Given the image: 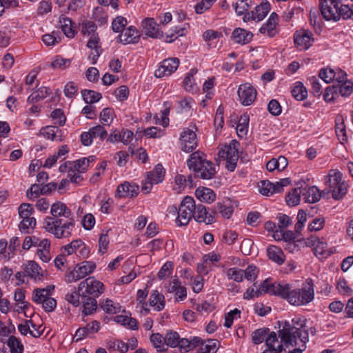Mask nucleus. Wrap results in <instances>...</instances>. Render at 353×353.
<instances>
[{
  "label": "nucleus",
  "mask_w": 353,
  "mask_h": 353,
  "mask_svg": "<svg viewBox=\"0 0 353 353\" xmlns=\"http://www.w3.org/2000/svg\"><path fill=\"white\" fill-rule=\"evenodd\" d=\"M253 34L250 32L241 28H236L232 34V38L234 42L240 44H247L250 43Z\"/></svg>",
  "instance_id": "nucleus-26"
},
{
  "label": "nucleus",
  "mask_w": 353,
  "mask_h": 353,
  "mask_svg": "<svg viewBox=\"0 0 353 353\" xmlns=\"http://www.w3.org/2000/svg\"><path fill=\"white\" fill-rule=\"evenodd\" d=\"M267 254L270 259L279 265L283 264L285 261V255L282 250L277 246H269L267 249Z\"/></svg>",
  "instance_id": "nucleus-33"
},
{
  "label": "nucleus",
  "mask_w": 353,
  "mask_h": 353,
  "mask_svg": "<svg viewBox=\"0 0 353 353\" xmlns=\"http://www.w3.org/2000/svg\"><path fill=\"white\" fill-rule=\"evenodd\" d=\"M215 214L220 213L223 218L230 219L234 212V207L229 199L216 203Z\"/></svg>",
  "instance_id": "nucleus-29"
},
{
  "label": "nucleus",
  "mask_w": 353,
  "mask_h": 353,
  "mask_svg": "<svg viewBox=\"0 0 353 353\" xmlns=\"http://www.w3.org/2000/svg\"><path fill=\"white\" fill-rule=\"evenodd\" d=\"M249 116L243 114L241 116L239 123L236 128L237 135L239 138H244L248 132Z\"/></svg>",
  "instance_id": "nucleus-40"
},
{
  "label": "nucleus",
  "mask_w": 353,
  "mask_h": 353,
  "mask_svg": "<svg viewBox=\"0 0 353 353\" xmlns=\"http://www.w3.org/2000/svg\"><path fill=\"white\" fill-rule=\"evenodd\" d=\"M25 273L34 279L41 280L43 276L41 268L36 262L32 261H29L26 265Z\"/></svg>",
  "instance_id": "nucleus-39"
},
{
  "label": "nucleus",
  "mask_w": 353,
  "mask_h": 353,
  "mask_svg": "<svg viewBox=\"0 0 353 353\" xmlns=\"http://www.w3.org/2000/svg\"><path fill=\"white\" fill-rule=\"evenodd\" d=\"M237 142L230 143L229 145H225L219 152V157L226 161V168L228 170L232 172L236 166L239 160V152L236 148Z\"/></svg>",
  "instance_id": "nucleus-9"
},
{
  "label": "nucleus",
  "mask_w": 353,
  "mask_h": 353,
  "mask_svg": "<svg viewBox=\"0 0 353 353\" xmlns=\"http://www.w3.org/2000/svg\"><path fill=\"white\" fill-rule=\"evenodd\" d=\"M81 304L83 305V313H84L85 315L92 314L97 308V297L85 296L83 295V294H81Z\"/></svg>",
  "instance_id": "nucleus-24"
},
{
  "label": "nucleus",
  "mask_w": 353,
  "mask_h": 353,
  "mask_svg": "<svg viewBox=\"0 0 353 353\" xmlns=\"http://www.w3.org/2000/svg\"><path fill=\"white\" fill-rule=\"evenodd\" d=\"M328 174L326 185L329 191L332 192V197L335 200L342 199L347 192V185L342 180V174L339 171L331 170Z\"/></svg>",
  "instance_id": "nucleus-5"
},
{
  "label": "nucleus",
  "mask_w": 353,
  "mask_h": 353,
  "mask_svg": "<svg viewBox=\"0 0 353 353\" xmlns=\"http://www.w3.org/2000/svg\"><path fill=\"white\" fill-rule=\"evenodd\" d=\"M75 221L70 218H46L43 221L45 230L57 239H66L72 235Z\"/></svg>",
  "instance_id": "nucleus-2"
},
{
  "label": "nucleus",
  "mask_w": 353,
  "mask_h": 353,
  "mask_svg": "<svg viewBox=\"0 0 353 353\" xmlns=\"http://www.w3.org/2000/svg\"><path fill=\"white\" fill-rule=\"evenodd\" d=\"M179 61L177 58H170L165 59L159 68L154 72V76L157 78L170 76L179 67Z\"/></svg>",
  "instance_id": "nucleus-15"
},
{
  "label": "nucleus",
  "mask_w": 353,
  "mask_h": 353,
  "mask_svg": "<svg viewBox=\"0 0 353 353\" xmlns=\"http://www.w3.org/2000/svg\"><path fill=\"white\" fill-rule=\"evenodd\" d=\"M179 338V334L176 332L170 331L165 336V343L172 347H177Z\"/></svg>",
  "instance_id": "nucleus-58"
},
{
  "label": "nucleus",
  "mask_w": 353,
  "mask_h": 353,
  "mask_svg": "<svg viewBox=\"0 0 353 353\" xmlns=\"http://www.w3.org/2000/svg\"><path fill=\"white\" fill-rule=\"evenodd\" d=\"M292 96L298 101H302L307 97V89L301 82L296 83L292 90Z\"/></svg>",
  "instance_id": "nucleus-48"
},
{
  "label": "nucleus",
  "mask_w": 353,
  "mask_h": 353,
  "mask_svg": "<svg viewBox=\"0 0 353 353\" xmlns=\"http://www.w3.org/2000/svg\"><path fill=\"white\" fill-rule=\"evenodd\" d=\"M90 48V51L88 54V59L91 61L92 64L94 65L97 63V59L102 52L101 46H88Z\"/></svg>",
  "instance_id": "nucleus-63"
},
{
  "label": "nucleus",
  "mask_w": 353,
  "mask_h": 353,
  "mask_svg": "<svg viewBox=\"0 0 353 353\" xmlns=\"http://www.w3.org/2000/svg\"><path fill=\"white\" fill-rule=\"evenodd\" d=\"M294 44H307L310 42H314L315 39L313 37L312 32L301 29L296 30L294 34Z\"/></svg>",
  "instance_id": "nucleus-27"
},
{
  "label": "nucleus",
  "mask_w": 353,
  "mask_h": 353,
  "mask_svg": "<svg viewBox=\"0 0 353 353\" xmlns=\"http://www.w3.org/2000/svg\"><path fill=\"white\" fill-rule=\"evenodd\" d=\"M50 212L52 216H47L46 218H61V216L70 218L71 216L70 210L65 203L60 201L56 202L52 205Z\"/></svg>",
  "instance_id": "nucleus-23"
},
{
  "label": "nucleus",
  "mask_w": 353,
  "mask_h": 353,
  "mask_svg": "<svg viewBox=\"0 0 353 353\" xmlns=\"http://www.w3.org/2000/svg\"><path fill=\"white\" fill-rule=\"evenodd\" d=\"M141 37L138 30L133 26H131L125 29L124 32H122L119 36V39L121 43L123 44H136L139 43Z\"/></svg>",
  "instance_id": "nucleus-20"
},
{
  "label": "nucleus",
  "mask_w": 353,
  "mask_h": 353,
  "mask_svg": "<svg viewBox=\"0 0 353 353\" xmlns=\"http://www.w3.org/2000/svg\"><path fill=\"white\" fill-rule=\"evenodd\" d=\"M149 303L155 310L161 311L165 307V297L157 290H154L150 296Z\"/></svg>",
  "instance_id": "nucleus-31"
},
{
  "label": "nucleus",
  "mask_w": 353,
  "mask_h": 353,
  "mask_svg": "<svg viewBox=\"0 0 353 353\" xmlns=\"http://www.w3.org/2000/svg\"><path fill=\"white\" fill-rule=\"evenodd\" d=\"M337 93H339L342 97H348L353 92V83L350 81L343 82L342 84L338 83Z\"/></svg>",
  "instance_id": "nucleus-54"
},
{
  "label": "nucleus",
  "mask_w": 353,
  "mask_h": 353,
  "mask_svg": "<svg viewBox=\"0 0 353 353\" xmlns=\"http://www.w3.org/2000/svg\"><path fill=\"white\" fill-rule=\"evenodd\" d=\"M30 327H36V324H34L31 320H26L24 323L18 325V330L21 334L26 335L29 333L34 338H38L42 334L43 330H39V327L38 329H35V330H31Z\"/></svg>",
  "instance_id": "nucleus-28"
},
{
  "label": "nucleus",
  "mask_w": 353,
  "mask_h": 353,
  "mask_svg": "<svg viewBox=\"0 0 353 353\" xmlns=\"http://www.w3.org/2000/svg\"><path fill=\"white\" fill-rule=\"evenodd\" d=\"M128 24L127 19L122 16H117L112 23V29L114 32H121L125 30Z\"/></svg>",
  "instance_id": "nucleus-52"
},
{
  "label": "nucleus",
  "mask_w": 353,
  "mask_h": 353,
  "mask_svg": "<svg viewBox=\"0 0 353 353\" xmlns=\"http://www.w3.org/2000/svg\"><path fill=\"white\" fill-rule=\"evenodd\" d=\"M100 330V323L97 321H93L86 325L83 327L77 330L73 337V341H79L83 339L97 333Z\"/></svg>",
  "instance_id": "nucleus-19"
},
{
  "label": "nucleus",
  "mask_w": 353,
  "mask_h": 353,
  "mask_svg": "<svg viewBox=\"0 0 353 353\" xmlns=\"http://www.w3.org/2000/svg\"><path fill=\"white\" fill-rule=\"evenodd\" d=\"M279 336L287 353H302L308 342V332L305 327H296L288 321L283 323L282 329L279 331Z\"/></svg>",
  "instance_id": "nucleus-1"
},
{
  "label": "nucleus",
  "mask_w": 353,
  "mask_h": 353,
  "mask_svg": "<svg viewBox=\"0 0 353 353\" xmlns=\"http://www.w3.org/2000/svg\"><path fill=\"white\" fill-rule=\"evenodd\" d=\"M269 328L263 327L254 330L252 333V339L254 344H261L265 341L268 335L270 334Z\"/></svg>",
  "instance_id": "nucleus-42"
},
{
  "label": "nucleus",
  "mask_w": 353,
  "mask_h": 353,
  "mask_svg": "<svg viewBox=\"0 0 353 353\" xmlns=\"http://www.w3.org/2000/svg\"><path fill=\"white\" fill-rule=\"evenodd\" d=\"M256 89L249 83L240 85L238 89V96L243 105H251L256 97Z\"/></svg>",
  "instance_id": "nucleus-14"
},
{
  "label": "nucleus",
  "mask_w": 353,
  "mask_h": 353,
  "mask_svg": "<svg viewBox=\"0 0 353 353\" xmlns=\"http://www.w3.org/2000/svg\"><path fill=\"white\" fill-rule=\"evenodd\" d=\"M319 76L327 83L334 79L336 77L335 70L331 68L321 69L319 72Z\"/></svg>",
  "instance_id": "nucleus-62"
},
{
  "label": "nucleus",
  "mask_w": 353,
  "mask_h": 353,
  "mask_svg": "<svg viewBox=\"0 0 353 353\" xmlns=\"http://www.w3.org/2000/svg\"><path fill=\"white\" fill-rule=\"evenodd\" d=\"M196 128L193 125L192 128H184L181 137L180 143L181 150L185 152H190L197 146V139L195 131Z\"/></svg>",
  "instance_id": "nucleus-10"
},
{
  "label": "nucleus",
  "mask_w": 353,
  "mask_h": 353,
  "mask_svg": "<svg viewBox=\"0 0 353 353\" xmlns=\"http://www.w3.org/2000/svg\"><path fill=\"white\" fill-rule=\"evenodd\" d=\"M91 131V134L94 138L99 137L101 140H104L107 136L108 132L105 129L104 125H97L90 129Z\"/></svg>",
  "instance_id": "nucleus-60"
},
{
  "label": "nucleus",
  "mask_w": 353,
  "mask_h": 353,
  "mask_svg": "<svg viewBox=\"0 0 353 353\" xmlns=\"http://www.w3.org/2000/svg\"><path fill=\"white\" fill-rule=\"evenodd\" d=\"M150 341L157 351L164 350L165 336L163 337L159 333H154L150 336Z\"/></svg>",
  "instance_id": "nucleus-53"
},
{
  "label": "nucleus",
  "mask_w": 353,
  "mask_h": 353,
  "mask_svg": "<svg viewBox=\"0 0 353 353\" xmlns=\"http://www.w3.org/2000/svg\"><path fill=\"white\" fill-rule=\"evenodd\" d=\"M59 23L62 31L67 37L72 38L74 37L75 30L70 18L62 15L59 18Z\"/></svg>",
  "instance_id": "nucleus-38"
},
{
  "label": "nucleus",
  "mask_w": 353,
  "mask_h": 353,
  "mask_svg": "<svg viewBox=\"0 0 353 353\" xmlns=\"http://www.w3.org/2000/svg\"><path fill=\"white\" fill-rule=\"evenodd\" d=\"M50 94V90L46 87L39 88L36 92L32 93L28 98L29 103H34L46 98Z\"/></svg>",
  "instance_id": "nucleus-44"
},
{
  "label": "nucleus",
  "mask_w": 353,
  "mask_h": 353,
  "mask_svg": "<svg viewBox=\"0 0 353 353\" xmlns=\"http://www.w3.org/2000/svg\"><path fill=\"white\" fill-rule=\"evenodd\" d=\"M267 348L262 353H287L283 341H279L274 332H271L265 340Z\"/></svg>",
  "instance_id": "nucleus-16"
},
{
  "label": "nucleus",
  "mask_w": 353,
  "mask_h": 353,
  "mask_svg": "<svg viewBox=\"0 0 353 353\" xmlns=\"http://www.w3.org/2000/svg\"><path fill=\"white\" fill-rule=\"evenodd\" d=\"M196 198L202 202L212 203L216 199V194L210 188L199 187L195 191Z\"/></svg>",
  "instance_id": "nucleus-25"
},
{
  "label": "nucleus",
  "mask_w": 353,
  "mask_h": 353,
  "mask_svg": "<svg viewBox=\"0 0 353 353\" xmlns=\"http://www.w3.org/2000/svg\"><path fill=\"white\" fill-rule=\"evenodd\" d=\"M36 225V219L34 216L21 220L19 225V230L23 233H29L30 230H33Z\"/></svg>",
  "instance_id": "nucleus-51"
},
{
  "label": "nucleus",
  "mask_w": 353,
  "mask_h": 353,
  "mask_svg": "<svg viewBox=\"0 0 353 353\" xmlns=\"http://www.w3.org/2000/svg\"><path fill=\"white\" fill-rule=\"evenodd\" d=\"M41 134L46 139L52 141H61V130L56 126H46L42 128Z\"/></svg>",
  "instance_id": "nucleus-30"
},
{
  "label": "nucleus",
  "mask_w": 353,
  "mask_h": 353,
  "mask_svg": "<svg viewBox=\"0 0 353 353\" xmlns=\"http://www.w3.org/2000/svg\"><path fill=\"white\" fill-rule=\"evenodd\" d=\"M316 256L320 259H324L333 254V251L327 248V243L323 239H319L313 250Z\"/></svg>",
  "instance_id": "nucleus-35"
},
{
  "label": "nucleus",
  "mask_w": 353,
  "mask_h": 353,
  "mask_svg": "<svg viewBox=\"0 0 353 353\" xmlns=\"http://www.w3.org/2000/svg\"><path fill=\"white\" fill-rule=\"evenodd\" d=\"M94 161L93 157L82 158L74 161H69L70 169L74 170L79 173H83L88 170L90 163Z\"/></svg>",
  "instance_id": "nucleus-32"
},
{
  "label": "nucleus",
  "mask_w": 353,
  "mask_h": 353,
  "mask_svg": "<svg viewBox=\"0 0 353 353\" xmlns=\"http://www.w3.org/2000/svg\"><path fill=\"white\" fill-rule=\"evenodd\" d=\"M8 345L10 348L11 353H23V346L21 343L14 336H11L8 341Z\"/></svg>",
  "instance_id": "nucleus-56"
},
{
  "label": "nucleus",
  "mask_w": 353,
  "mask_h": 353,
  "mask_svg": "<svg viewBox=\"0 0 353 353\" xmlns=\"http://www.w3.org/2000/svg\"><path fill=\"white\" fill-rule=\"evenodd\" d=\"M314 297V285L312 281H307L301 288L291 290L289 286V292L287 296L288 302L294 305H303L311 302Z\"/></svg>",
  "instance_id": "nucleus-4"
},
{
  "label": "nucleus",
  "mask_w": 353,
  "mask_h": 353,
  "mask_svg": "<svg viewBox=\"0 0 353 353\" xmlns=\"http://www.w3.org/2000/svg\"><path fill=\"white\" fill-rule=\"evenodd\" d=\"M302 195L305 201L310 203H316L321 199V194L319 190L315 186L310 187L307 190L303 189Z\"/></svg>",
  "instance_id": "nucleus-36"
},
{
  "label": "nucleus",
  "mask_w": 353,
  "mask_h": 353,
  "mask_svg": "<svg viewBox=\"0 0 353 353\" xmlns=\"http://www.w3.org/2000/svg\"><path fill=\"white\" fill-rule=\"evenodd\" d=\"M303 190L301 188H294L285 197L286 203L290 206L297 205L301 200Z\"/></svg>",
  "instance_id": "nucleus-41"
},
{
  "label": "nucleus",
  "mask_w": 353,
  "mask_h": 353,
  "mask_svg": "<svg viewBox=\"0 0 353 353\" xmlns=\"http://www.w3.org/2000/svg\"><path fill=\"white\" fill-rule=\"evenodd\" d=\"M142 32L148 37L153 39L163 38V32L161 30L159 26L154 18H145L141 24Z\"/></svg>",
  "instance_id": "nucleus-13"
},
{
  "label": "nucleus",
  "mask_w": 353,
  "mask_h": 353,
  "mask_svg": "<svg viewBox=\"0 0 353 353\" xmlns=\"http://www.w3.org/2000/svg\"><path fill=\"white\" fill-rule=\"evenodd\" d=\"M18 210L21 220L32 217V214L34 212L33 205L26 203L21 204Z\"/></svg>",
  "instance_id": "nucleus-49"
},
{
  "label": "nucleus",
  "mask_w": 353,
  "mask_h": 353,
  "mask_svg": "<svg viewBox=\"0 0 353 353\" xmlns=\"http://www.w3.org/2000/svg\"><path fill=\"white\" fill-rule=\"evenodd\" d=\"M139 186L132 183L125 181L118 185L117 194L119 197H134L139 194Z\"/></svg>",
  "instance_id": "nucleus-21"
},
{
  "label": "nucleus",
  "mask_w": 353,
  "mask_h": 353,
  "mask_svg": "<svg viewBox=\"0 0 353 353\" xmlns=\"http://www.w3.org/2000/svg\"><path fill=\"white\" fill-rule=\"evenodd\" d=\"M147 176L150 180V183L157 184L163 181L165 176V170L161 164H158L152 171L148 173Z\"/></svg>",
  "instance_id": "nucleus-37"
},
{
  "label": "nucleus",
  "mask_w": 353,
  "mask_h": 353,
  "mask_svg": "<svg viewBox=\"0 0 353 353\" xmlns=\"http://www.w3.org/2000/svg\"><path fill=\"white\" fill-rule=\"evenodd\" d=\"M80 299H81V295L79 290L77 292L74 291L70 294H66L65 296V300L73 305L74 307L80 305L81 303Z\"/></svg>",
  "instance_id": "nucleus-64"
},
{
  "label": "nucleus",
  "mask_w": 353,
  "mask_h": 353,
  "mask_svg": "<svg viewBox=\"0 0 353 353\" xmlns=\"http://www.w3.org/2000/svg\"><path fill=\"white\" fill-rule=\"evenodd\" d=\"M100 307L108 314H117L121 310V305L119 303H114L110 299H106L100 303Z\"/></svg>",
  "instance_id": "nucleus-45"
},
{
  "label": "nucleus",
  "mask_w": 353,
  "mask_h": 353,
  "mask_svg": "<svg viewBox=\"0 0 353 353\" xmlns=\"http://www.w3.org/2000/svg\"><path fill=\"white\" fill-rule=\"evenodd\" d=\"M219 344V341L216 339H208L205 345L202 344L198 353H215Z\"/></svg>",
  "instance_id": "nucleus-47"
},
{
  "label": "nucleus",
  "mask_w": 353,
  "mask_h": 353,
  "mask_svg": "<svg viewBox=\"0 0 353 353\" xmlns=\"http://www.w3.org/2000/svg\"><path fill=\"white\" fill-rule=\"evenodd\" d=\"M54 290V286H49L47 288L36 289L33 291L32 300L38 303L42 304L46 299L50 297Z\"/></svg>",
  "instance_id": "nucleus-34"
},
{
  "label": "nucleus",
  "mask_w": 353,
  "mask_h": 353,
  "mask_svg": "<svg viewBox=\"0 0 353 353\" xmlns=\"http://www.w3.org/2000/svg\"><path fill=\"white\" fill-rule=\"evenodd\" d=\"M82 245L81 239H76L70 242L69 244L65 245V246L61 248V252L63 255H71L72 254H77L78 250L79 249V245Z\"/></svg>",
  "instance_id": "nucleus-43"
},
{
  "label": "nucleus",
  "mask_w": 353,
  "mask_h": 353,
  "mask_svg": "<svg viewBox=\"0 0 353 353\" xmlns=\"http://www.w3.org/2000/svg\"><path fill=\"white\" fill-rule=\"evenodd\" d=\"M270 10V4L268 2L262 3L255 8L254 14L256 20L261 21L268 14Z\"/></svg>",
  "instance_id": "nucleus-50"
},
{
  "label": "nucleus",
  "mask_w": 353,
  "mask_h": 353,
  "mask_svg": "<svg viewBox=\"0 0 353 353\" xmlns=\"http://www.w3.org/2000/svg\"><path fill=\"white\" fill-rule=\"evenodd\" d=\"M107 347L111 350H118L121 353L128 352V347L125 343L120 340L109 341L107 343Z\"/></svg>",
  "instance_id": "nucleus-57"
},
{
  "label": "nucleus",
  "mask_w": 353,
  "mask_h": 353,
  "mask_svg": "<svg viewBox=\"0 0 353 353\" xmlns=\"http://www.w3.org/2000/svg\"><path fill=\"white\" fill-rule=\"evenodd\" d=\"M133 136V132L129 130L123 129L119 131L116 129L110 134L107 138V141L112 143L122 142L124 145H128L132 141Z\"/></svg>",
  "instance_id": "nucleus-18"
},
{
  "label": "nucleus",
  "mask_w": 353,
  "mask_h": 353,
  "mask_svg": "<svg viewBox=\"0 0 353 353\" xmlns=\"http://www.w3.org/2000/svg\"><path fill=\"white\" fill-rule=\"evenodd\" d=\"M225 274L229 279L236 282H241L243 278V270L236 268H232L226 270Z\"/></svg>",
  "instance_id": "nucleus-55"
},
{
  "label": "nucleus",
  "mask_w": 353,
  "mask_h": 353,
  "mask_svg": "<svg viewBox=\"0 0 353 353\" xmlns=\"http://www.w3.org/2000/svg\"><path fill=\"white\" fill-rule=\"evenodd\" d=\"M173 263L171 261H167L160 269L157 274V276L160 280L168 278L172 272Z\"/></svg>",
  "instance_id": "nucleus-59"
},
{
  "label": "nucleus",
  "mask_w": 353,
  "mask_h": 353,
  "mask_svg": "<svg viewBox=\"0 0 353 353\" xmlns=\"http://www.w3.org/2000/svg\"><path fill=\"white\" fill-rule=\"evenodd\" d=\"M109 245V237L108 234V232L105 233H102L100 235L99 239V252L101 254H105L108 248Z\"/></svg>",
  "instance_id": "nucleus-61"
},
{
  "label": "nucleus",
  "mask_w": 353,
  "mask_h": 353,
  "mask_svg": "<svg viewBox=\"0 0 353 353\" xmlns=\"http://www.w3.org/2000/svg\"><path fill=\"white\" fill-rule=\"evenodd\" d=\"M81 94L83 100L87 103H93L97 102L102 97L101 93L91 90H83L81 91Z\"/></svg>",
  "instance_id": "nucleus-46"
},
{
  "label": "nucleus",
  "mask_w": 353,
  "mask_h": 353,
  "mask_svg": "<svg viewBox=\"0 0 353 353\" xmlns=\"http://www.w3.org/2000/svg\"><path fill=\"white\" fill-rule=\"evenodd\" d=\"M289 286V284H281L276 282L271 283L270 281L266 279L261 284V290L263 293L267 292L287 299Z\"/></svg>",
  "instance_id": "nucleus-12"
},
{
  "label": "nucleus",
  "mask_w": 353,
  "mask_h": 353,
  "mask_svg": "<svg viewBox=\"0 0 353 353\" xmlns=\"http://www.w3.org/2000/svg\"><path fill=\"white\" fill-rule=\"evenodd\" d=\"M320 10L327 21H338L340 19L339 3L336 0H321Z\"/></svg>",
  "instance_id": "nucleus-11"
},
{
  "label": "nucleus",
  "mask_w": 353,
  "mask_h": 353,
  "mask_svg": "<svg viewBox=\"0 0 353 353\" xmlns=\"http://www.w3.org/2000/svg\"><path fill=\"white\" fill-rule=\"evenodd\" d=\"M214 214V212H209L205 206L199 204L197 205H195L193 218L197 222L211 224L215 221Z\"/></svg>",
  "instance_id": "nucleus-17"
},
{
  "label": "nucleus",
  "mask_w": 353,
  "mask_h": 353,
  "mask_svg": "<svg viewBox=\"0 0 353 353\" xmlns=\"http://www.w3.org/2000/svg\"><path fill=\"white\" fill-rule=\"evenodd\" d=\"M79 292L85 296L99 297L104 292V285L94 277L90 276L79 283Z\"/></svg>",
  "instance_id": "nucleus-8"
},
{
  "label": "nucleus",
  "mask_w": 353,
  "mask_h": 353,
  "mask_svg": "<svg viewBox=\"0 0 353 353\" xmlns=\"http://www.w3.org/2000/svg\"><path fill=\"white\" fill-rule=\"evenodd\" d=\"M190 170H193L196 177L210 179L216 174L213 163L205 159L203 153L197 151L190 154L187 161Z\"/></svg>",
  "instance_id": "nucleus-3"
},
{
  "label": "nucleus",
  "mask_w": 353,
  "mask_h": 353,
  "mask_svg": "<svg viewBox=\"0 0 353 353\" xmlns=\"http://www.w3.org/2000/svg\"><path fill=\"white\" fill-rule=\"evenodd\" d=\"M195 201L191 196H186L181 202L178 209L176 223L178 225H187L194 216Z\"/></svg>",
  "instance_id": "nucleus-7"
},
{
  "label": "nucleus",
  "mask_w": 353,
  "mask_h": 353,
  "mask_svg": "<svg viewBox=\"0 0 353 353\" xmlns=\"http://www.w3.org/2000/svg\"><path fill=\"white\" fill-rule=\"evenodd\" d=\"M278 23V15L272 12L267 23H265L259 30L261 34H266L269 37H273L277 33L276 26Z\"/></svg>",
  "instance_id": "nucleus-22"
},
{
  "label": "nucleus",
  "mask_w": 353,
  "mask_h": 353,
  "mask_svg": "<svg viewBox=\"0 0 353 353\" xmlns=\"http://www.w3.org/2000/svg\"><path fill=\"white\" fill-rule=\"evenodd\" d=\"M96 264L93 261H84L76 265L72 270L66 272L65 279L71 283L81 280L94 272Z\"/></svg>",
  "instance_id": "nucleus-6"
}]
</instances>
